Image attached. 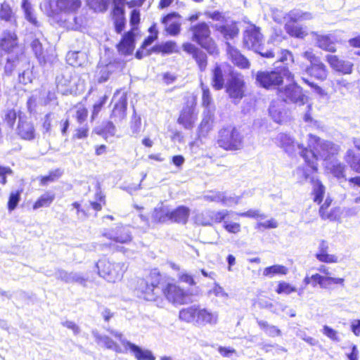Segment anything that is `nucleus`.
Returning a JSON list of instances; mask_svg holds the SVG:
<instances>
[{"instance_id": "f257e3e1", "label": "nucleus", "mask_w": 360, "mask_h": 360, "mask_svg": "<svg viewBox=\"0 0 360 360\" xmlns=\"http://www.w3.org/2000/svg\"><path fill=\"white\" fill-rule=\"evenodd\" d=\"M309 147L310 150L304 148L300 152V155L304 161L311 165L312 170L317 168L316 161L322 160L325 162L330 160L340 151V146L330 141L321 139L320 138L309 134Z\"/></svg>"}, {"instance_id": "f03ea898", "label": "nucleus", "mask_w": 360, "mask_h": 360, "mask_svg": "<svg viewBox=\"0 0 360 360\" xmlns=\"http://www.w3.org/2000/svg\"><path fill=\"white\" fill-rule=\"evenodd\" d=\"M180 320L195 326H215L219 320V312L200 304H193L180 310Z\"/></svg>"}, {"instance_id": "7ed1b4c3", "label": "nucleus", "mask_w": 360, "mask_h": 360, "mask_svg": "<svg viewBox=\"0 0 360 360\" xmlns=\"http://www.w3.org/2000/svg\"><path fill=\"white\" fill-rule=\"evenodd\" d=\"M243 135L235 127L228 126L218 132L217 143L226 150H237L243 147Z\"/></svg>"}, {"instance_id": "20e7f679", "label": "nucleus", "mask_w": 360, "mask_h": 360, "mask_svg": "<svg viewBox=\"0 0 360 360\" xmlns=\"http://www.w3.org/2000/svg\"><path fill=\"white\" fill-rule=\"evenodd\" d=\"M291 76L288 68L286 65L277 66L274 70L259 71L256 74L257 82L265 89L274 88L283 83V78H289Z\"/></svg>"}, {"instance_id": "39448f33", "label": "nucleus", "mask_w": 360, "mask_h": 360, "mask_svg": "<svg viewBox=\"0 0 360 360\" xmlns=\"http://www.w3.org/2000/svg\"><path fill=\"white\" fill-rule=\"evenodd\" d=\"M305 167H300L295 171V176L300 183H304L309 181L313 185L314 201L320 203L322 201L325 193V187L321 181L314 175L317 168L311 169V165L305 161Z\"/></svg>"}, {"instance_id": "423d86ee", "label": "nucleus", "mask_w": 360, "mask_h": 360, "mask_svg": "<svg viewBox=\"0 0 360 360\" xmlns=\"http://www.w3.org/2000/svg\"><path fill=\"white\" fill-rule=\"evenodd\" d=\"M99 275L108 282L120 281L128 265L124 262H112L108 259H100L96 264Z\"/></svg>"}, {"instance_id": "0eeeda50", "label": "nucleus", "mask_w": 360, "mask_h": 360, "mask_svg": "<svg viewBox=\"0 0 360 360\" xmlns=\"http://www.w3.org/2000/svg\"><path fill=\"white\" fill-rule=\"evenodd\" d=\"M160 276L156 272H151L146 278L138 281L137 290L140 297L148 301H155L158 297L161 287L160 285Z\"/></svg>"}, {"instance_id": "6e6552de", "label": "nucleus", "mask_w": 360, "mask_h": 360, "mask_svg": "<svg viewBox=\"0 0 360 360\" xmlns=\"http://www.w3.org/2000/svg\"><path fill=\"white\" fill-rule=\"evenodd\" d=\"M56 8H52L51 0H45L40 4V8L49 16L54 15L58 13L67 14L75 13L81 6L80 0H56Z\"/></svg>"}, {"instance_id": "1a4fd4ad", "label": "nucleus", "mask_w": 360, "mask_h": 360, "mask_svg": "<svg viewBox=\"0 0 360 360\" xmlns=\"http://www.w3.org/2000/svg\"><path fill=\"white\" fill-rule=\"evenodd\" d=\"M107 330L115 338H117L125 348H129L137 360H155V357L151 351L143 349L135 344L127 340L123 337L122 333L112 329H107Z\"/></svg>"}, {"instance_id": "9d476101", "label": "nucleus", "mask_w": 360, "mask_h": 360, "mask_svg": "<svg viewBox=\"0 0 360 360\" xmlns=\"http://www.w3.org/2000/svg\"><path fill=\"white\" fill-rule=\"evenodd\" d=\"M255 51L264 58H273L276 57V62H281L285 63V65H288V62L294 61L291 52L285 49H280L278 48L268 49L261 44L259 47L255 49Z\"/></svg>"}, {"instance_id": "9b49d317", "label": "nucleus", "mask_w": 360, "mask_h": 360, "mask_svg": "<svg viewBox=\"0 0 360 360\" xmlns=\"http://www.w3.org/2000/svg\"><path fill=\"white\" fill-rule=\"evenodd\" d=\"M28 62L29 60L22 51L11 53L6 57L4 72L7 75H11L15 70L21 71L24 66H28Z\"/></svg>"}, {"instance_id": "f8f14e48", "label": "nucleus", "mask_w": 360, "mask_h": 360, "mask_svg": "<svg viewBox=\"0 0 360 360\" xmlns=\"http://www.w3.org/2000/svg\"><path fill=\"white\" fill-rule=\"evenodd\" d=\"M245 82L239 73H233L226 84V92L231 98L241 99L244 96Z\"/></svg>"}, {"instance_id": "ddd939ff", "label": "nucleus", "mask_w": 360, "mask_h": 360, "mask_svg": "<svg viewBox=\"0 0 360 360\" xmlns=\"http://www.w3.org/2000/svg\"><path fill=\"white\" fill-rule=\"evenodd\" d=\"M102 236L110 241L119 243H128L132 239L131 232L127 227L117 226L110 229H105Z\"/></svg>"}, {"instance_id": "4468645a", "label": "nucleus", "mask_w": 360, "mask_h": 360, "mask_svg": "<svg viewBox=\"0 0 360 360\" xmlns=\"http://www.w3.org/2000/svg\"><path fill=\"white\" fill-rule=\"evenodd\" d=\"M281 96L285 103H292L302 105L305 103L306 96L301 87L296 84H290L281 92Z\"/></svg>"}, {"instance_id": "2eb2a0df", "label": "nucleus", "mask_w": 360, "mask_h": 360, "mask_svg": "<svg viewBox=\"0 0 360 360\" xmlns=\"http://www.w3.org/2000/svg\"><path fill=\"white\" fill-rule=\"evenodd\" d=\"M161 291L174 304H184L187 300V293L175 284L167 283L165 287H161Z\"/></svg>"}, {"instance_id": "dca6fc26", "label": "nucleus", "mask_w": 360, "mask_h": 360, "mask_svg": "<svg viewBox=\"0 0 360 360\" xmlns=\"http://www.w3.org/2000/svg\"><path fill=\"white\" fill-rule=\"evenodd\" d=\"M16 134L25 141H32L36 137V130L34 124L25 117H18V122L15 129Z\"/></svg>"}, {"instance_id": "f3484780", "label": "nucleus", "mask_w": 360, "mask_h": 360, "mask_svg": "<svg viewBox=\"0 0 360 360\" xmlns=\"http://www.w3.org/2000/svg\"><path fill=\"white\" fill-rule=\"evenodd\" d=\"M262 41V35L259 28L255 26H250L244 32L243 43L245 47L250 49H255L259 47Z\"/></svg>"}, {"instance_id": "a211bd4d", "label": "nucleus", "mask_w": 360, "mask_h": 360, "mask_svg": "<svg viewBox=\"0 0 360 360\" xmlns=\"http://www.w3.org/2000/svg\"><path fill=\"white\" fill-rule=\"evenodd\" d=\"M0 46L3 51L10 54L17 51H21L22 49L19 47L18 44V37L13 30L5 31L3 33L2 38L0 42Z\"/></svg>"}, {"instance_id": "6ab92c4d", "label": "nucleus", "mask_w": 360, "mask_h": 360, "mask_svg": "<svg viewBox=\"0 0 360 360\" xmlns=\"http://www.w3.org/2000/svg\"><path fill=\"white\" fill-rule=\"evenodd\" d=\"M275 143L280 147L283 148L286 153H292L297 148L300 153L302 149V146L297 143H295L294 139L287 134L280 133L275 138Z\"/></svg>"}, {"instance_id": "aec40b11", "label": "nucleus", "mask_w": 360, "mask_h": 360, "mask_svg": "<svg viewBox=\"0 0 360 360\" xmlns=\"http://www.w3.org/2000/svg\"><path fill=\"white\" fill-rule=\"evenodd\" d=\"M184 51L192 54L193 58L196 61L200 71L205 70L207 67V56L204 51L197 48L195 45L191 43H186L183 45Z\"/></svg>"}, {"instance_id": "412c9836", "label": "nucleus", "mask_w": 360, "mask_h": 360, "mask_svg": "<svg viewBox=\"0 0 360 360\" xmlns=\"http://www.w3.org/2000/svg\"><path fill=\"white\" fill-rule=\"evenodd\" d=\"M193 32V40L199 45H204L206 40L210 39V30L205 22H200L191 28Z\"/></svg>"}, {"instance_id": "4be33fe9", "label": "nucleus", "mask_w": 360, "mask_h": 360, "mask_svg": "<svg viewBox=\"0 0 360 360\" xmlns=\"http://www.w3.org/2000/svg\"><path fill=\"white\" fill-rule=\"evenodd\" d=\"M226 46L229 58L235 65L242 69L249 68L248 60L237 49L232 46L229 42L226 43Z\"/></svg>"}, {"instance_id": "5701e85b", "label": "nucleus", "mask_w": 360, "mask_h": 360, "mask_svg": "<svg viewBox=\"0 0 360 360\" xmlns=\"http://www.w3.org/2000/svg\"><path fill=\"white\" fill-rule=\"evenodd\" d=\"M326 60L331 68L343 74H350L352 72L353 64L349 61L340 60L334 55H327Z\"/></svg>"}, {"instance_id": "b1692460", "label": "nucleus", "mask_w": 360, "mask_h": 360, "mask_svg": "<svg viewBox=\"0 0 360 360\" xmlns=\"http://www.w3.org/2000/svg\"><path fill=\"white\" fill-rule=\"evenodd\" d=\"M117 49L123 55H130L134 49V34L132 30L125 33L117 45Z\"/></svg>"}, {"instance_id": "393cba45", "label": "nucleus", "mask_w": 360, "mask_h": 360, "mask_svg": "<svg viewBox=\"0 0 360 360\" xmlns=\"http://www.w3.org/2000/svg\"><path fill=\"white\" fill-rule=\"evenodd\" d=\"M305 70L308 75L321 81L325 80L328 76L327 68L321 60L318 63L310 64Z\"/></svg>"}, {"instance_id": "a878e982", "label": "nucleus", "mask_w": 360, "mask_h": 360, "mask_svg": "<svg viewBox=\"0 0 360 360\" xmlns=\"http://www.w3.org/2000/svg\"><path fill=\"white\" fill-rule=\"evenodd\" d=\"M0 20L9 22L12 29L17 27L16 18L8 1H4L1 4Z\"/></svg>"}, {"instance_id": "bb28decb", "label": "nucleus", "mask_w": 360, "mask_h": 360, "mask_svg": "<svg viewBox=\"0 0 360 360\" xmlns=\"http://www.w3.org/2000/svg\"><path fill=\"white\" fill-rule=\"evenodd\" d=\"M196 119L197 116L195 114L194 109L192 107L186 106L183 108L178 122L186 129H191Z\"/></svg>"}, {"instance_id": "cd10ccee", "label": "nucleus", "mask_w": 360, "mask_h": 360, "mask_svg": "<svg viewBox=\"0 0 360 360\" xmlns=\"http://www.w3.org/2000/svg\"><path fill=\"white\" fill-rule=\"evenodd\" d=\"M269 112L270 116L277 123L282 122L286 117L287 112L281 101L272 102L269 106Z\"/></svg>"}, {"instance_id": "c85d7f7f", "label": "nucleus", "mask_w": 360, "mask_h": 360, "mask_svg": "<svg viewBox=\"0 0 360 360\" xmlns=\"http://www.w3.org/2000/svg\"><path fill=\"white\" fill-rule=\"evenodd\" d=\"M190 215V209L186 206H179L170 211V221L172 222L186 224Z\"/></svg>"}, {"instance_id": "c756f323", "label": "nucleus", "mask_w": 360, "mask_h": 360, "mask_svg": "<svg viewBox=\"0 0 360 360\" xmlns=\"http://www.w3.org/2000/svg\"><path fill=\"white\" fill-rule=\"evenodd\" d=\"M328 243L325 240H321L319 246V251L316 254V258L321 262L326 263H336L338 262V257L334 255H330L328 251Z\"/></svg>"}, {"instance_id": "7c9ffc66", "label": "nucleus", "mask_w": 360, "mask_h": 360, "mask_svg": "<svg viewBox=\"0 0 360 360\" xmlns=\"http://www.w3.org/2000/svg\"><path fill=\"white\" fill-rule=\"evenodd\" d=\"M21 8L24 13L25 18L34 27L39 28L41 26L34 13L32 5L30 0H22Z\"/></svg>"}, {"instance_id": "2f4dec72", "label": "nucleus", "mask_w": 360, "mask_h": 360, "mask_svg": "<svg viewBox=\"0 0 360 360\" xmlns=\"http://www.w3.org/2000/svg\"><path fill=\"white\" fill-rule=\"evenodd\" d=\"M180 15L177 13H171L167 14L162 18V22L165 25L166 31L170 34L175 36L180 32L181 24L177 22H173L169 23L174 18H179Z\"/></svg>"}, {"instance_id": "473e14b6", "label": "nucleus", "mask_w": 360, "mask_h": 360, "mask_svg": "<svg viewBox=\"0 0 360 360\" xmlns=\"http://www.w3.org/2000/svg\"><path fill=\"white\" fill-rule=\"evenodd\" d=\"M224 72L221 65H216L212 70V85L214 89L220 90L224 87Z\"/></svg>"}, {"instance_id": "72a5a7b5", "label": "nucleus", "mask_w": 360, "mask_h": 360, "mask_svg": "<svg viewBox=\"0 0 360 360\" xmlns=\"http://www.w3.org/2000/svg\"><path fill=\"white\" fill-rule=\"evenodd\" d=\"M314 34L316 36V44L320 49L329 52H335L336 51L335 44L329 35H321L316 33Z\"/></svg>"}, {"instance_id": "f704fd0d", "label": "nucleus", "mask_w": 360, "mask_h": 360, "mask_svg": "<svg viewBox=\"0 0 360 360\" xmlns=\"http://www.w3.org/2000/svg\"><path fill=\"white\" fill-rule=\"evenodd\" d=\"M94 337L98 342H102L108 349H112L117 353L121 352L120 347L107 335H102L97 331L92 332Z\"/></svg>"}, {"instance_id": "c9c22d12", "label": "nucleus", "mask_w": 360, "mask_h": 360, "mask_svg": "<svg viewBox=\"0 0 360 360\" xmlns=\"http://www.w3.org/2000/svg\"><path fill=\"white\" fill-rule=\"evenodd\" d=\"M215 27L226 39H233L238 34V28L236 23L225 25H216Z\"/></svg>"}, {"instance_id": "e433bc0d", "label": "nucleus", "mask_w": 360, "mask_h": 360, "mask_svg": "<svg viewBox=\"0 0 360 360\" xmlns=\"http://www.w3.org/2000/svg\"><path fill=\"white\" fill-rule=\"evenodd\" d=\"M152 218L155 221L160 223H165L170 221V210L168 207L162 205L161 206L155 208L152 214Z\"/></svg>"}, {"instance_id": "4c0bfd02", "label": "nucleus", "mask_w": 360, "mask_h": 360, "mask_svg": "<svg viewBox=\"0 0 360 360\" xmlns=\"http://www.w3.org/2000/svg\"><path fill=\"white\" fill-rule=\"evenodd\" d=\"M345 162L349 165L351 169L360 174V154H355L354 150L349 149L347 151L345 156Z\"/></svg>"}, {"instance_id": "58836bf2", "label": "nucleus", "mask_w": 360, "mask_h": 360, "mask_svg": "<svg viewBox=\"0 0 360 360\" xmlns=\"http://www.w3.org/2000/svg\"><path fill=\"white\" fill-rule=\"evenodd\" d=\"M112 14L115 31L120 34L123 31L126 23L124 10L117 8L115 11H112Z\"/></svg>"}, {"instance_id": "ea45409f", "label": "nucleus", "mask_w": 360, "mask_h": 360, "mask_svg": "<svg viewBox=\"0 0 360 360\" xmlns=\"http://www.w3.org/2000/svg\"><path fill=\"white\" fill-rule=\"evenodd\" d=\"M42 36L41 32H38L36 34L37 38L32 40L31 47L36 57L41 61L44 60V51L41 42L40 41V37Z\"/></svg>"}, {"instance_id": "a19ab883", "label": "nucleus", "mask_w": 360, "mask_h": 360, "mask_svg": "<svg viewBox=\"0 0 360 360\" xmlns=\"http://www.w3.org/2000/svg\"><path fill=\"white\" fill-rule=\"evenodd\" d=\"M127 106L126 98L121 97L119 101L115 104L112 115L117 117L119 120H122L126 115Z\"/></svg>"}, {"instance_id": "79ce46f5", "label": "nucleus", "mask_w": 360, "mask_h": 360, "mask_svg": "<svg viewBox=\"0 0 360 360\" xmlns=\"http://www.w3.org/2000/svg\"><path fill=\"white\" fill-rule=\"evenodd\" d=\"M285 30L290 36L295 38L302 39L307 35V32L302 27L295 24L286 23Z\"/></svg>"}, {"instance_id": "37998d69", "label": "nucleus", "mask_w": 360, "mask_h": 360, "mask_svg": "<svg viewBox=\"0 0 360 360\" xmlns=\"http://www.w3.org/2000/svg\"><path fill=\"white\" fill-rule=\"evenodd\" d=\"M288 17L291 22H296L298 21L311 20L312 15L308 12H303L302 11L295 9L288 13Z\"/></svg>"}, {"instance_id": "c03bdc74", "label": "nucleus", "mask_w": 360, "mask_h": 360, "mask_svg": "<svg viewBox=\"0 0 360 360\" xmlns=\"http://www.w3.org/2000/svg\"><path fill=\"white\" fill-rule=\"evenodd\" d=\"M176 44L175 42L169 41L165 43L157 44L151 49L152 52L162 53H172L175 51Z\"/></svg>"}, {"instance_id": "a18cd8bd", "label": "nucleus", "mask_w": 360, "mask_h": 360, "mask_svg": "<svg viewBox=\"0 0 360 360\" xmlns=\"http://www.w3.org/2000/svg\"><path fill=\"white\" fill-rule=\"evenodd\" d=\"M288 273V269L279 264L273 265L266 267L264 269L263 275L270 278L274 277L275 275H285Z\"/></svg>"}, {"instance_id": "49530a36", "label": "nucleus", "mask_w": 360, "mask_h": 360, "mask_svg": "<svg viewBox=\"0 0 360 360\" xmlns=\"http://www.w3.org/2000/svg\"><path fill=\"white\" fill-rule=\"evenodd\" d=\"M55 198V195L51 193L43 194L34 204L33 209L37 210L43 207H49Z\"/></svg>"}, {"instance_id": "de8ad7c7", "label": "nucleus", "mask_w": 360, "mask_h": 360, "mask_svg": "<svg viewBox=\"0 0 360 360\" xmlns=\"http://www.w3.org/2000/svg\"><path fill=\"white\" fill-rule=\"evenodd\" d=\"M89 7L96 12H105L110 4V0H88Z\"/></svg>"}, {"instance_id": "09e8293b", "label": "nucleus", "mask_w": 360, "mask_h": 360, "mask_svg": "<svg viewBox=\"0 0 360 360\" xmlns=\"http://www.w3.org/2000/svg\"><path fill=\"white\" fill-rule=\"evenodd\" d=\"M83 58V54L79 51H69L66 56L68 63L72 66L81 65Z\"/></svg>"}, {"instance_id": "8fccbe9b", "label": "nucleus", "mask_w": 360, "mask_h": 360, "mask_svg": "<svg viewBox=\"0 0 360 360\" xmlns=\"http://www.w3.org/2000/svg\"><path fill=\"white\" fill-rule=\"evenodd\" d=\"M1 118L9 127L13 128L17 118V112L14 109H6L2 112Z\"/></svg>"}, {"instance_id": "3c124183", "label": "nucleus", "mask_w": 360, "mask_h": 360, "mask_svg": "<svg viewBox=\"0 0 360 360\" xmlns=\"http://www.w3.org/2000/svg\"><path fill=\"white\" fill-rule=\"evenodd\" d=\"M210 212H211V214H210V219H212V222L220 223L222 221H227L226 218L230 214H236L235 212H233L232 211H228L226 210H221L219 212L210 211Z\"/></svg>"}, {"instance_id": "603ef678", "label": "nucleus", "mask_w": 360, "mask_h": 360, "mask_svg": "<svg viewBox=\"0 0 360 360\" xmlns=\"http://www.w3.org/2000/svg\"><path fill=\"white\" fill-rule=\"evenodd\" d=\"M116 133V127L112 122H106L103 124L102 128L98 134L103 136L105 139L113 136Z\"/></svg>"}, {"instance_id": "864d4df0", "label": "nucleus", "mask_w": 360, "mask_h": 360, "mask_svg": "<svg viewBox=\"0 0 360 360\" xmlns=\"http://www.w3.org/2000/svg\"><path fill=\"white\" fill-rule=\"evenodd\" d=\"M212 129V120L210 115L204 117L199 126V136H206Z\"/></svg>"}, {"instance_id": "5fc2aeb1", "label": "nucleus", "mask_w": 360, "mask_h": 360, "mask_svg": "<svg viewBox=\"0 0 360 360\" xmlns=\"http://www.w3.org/2000/svg\"><path fill=\"white\" fill-rule=\"evenodd\" d=\"M32 71L30 70V64L28 62V66H24L21 71H19V82L23 84H27L32 82Z\"/></svg>"}, {"instance_id": "6e6d98bb", "label": "nucleus", "mask_w": 360, "mask_h": 360, "mask_svg": "<svg viewBox=\"0 0 360 360\" xmlns=\"http://www.w3.org/2000/svg\"><path fill=\"white\" fill-rule=\"evenodd\" d=\"M75 117L79 124H85L88 111L83 105H77L75 108Z\"/></svg>"}, {"instance_id": "4d7b16f0", "label": "nucleus", "mask_w": 360, "mask_h": 360, "mask_svg": "<svg viewBox=\"0 0 360 360\" xmlns=\"http://www.w3.org/2000/svg\"><path fill=\"white\" fill-rule=\"evenodd\" d=\"M210 211H206L205 212L196 214L195 217V223L202 226H207L212 224V219H210Z\"/></svg>"}, {"instance_id": "13d9d810", "label": "nucleus", "mask_w": 360, "mask_h": 360, "mask_svg": "<svg viewBox=\"0 0 360 360\" xmlns=\"http://www.w3.org/2000/svg\"><path fill=\"white\" fill-rule=\"evenodd\" d=\"M236 214L243 217L254 219H264L266 218V215L263 213H261L259 210H249L245 212L236 213Z\"/></svg>"}, {"instance_id": "bf43d9fd", "label": "nucleus", "mask_w": 360, "mask_h": 360, "mask_svg": "<svg viewBox=\"0 0 360 360\" xmlns=\"http://www.w3.org/2000/svg\"><path fill=\"white\" fill-rule=\"evenodd\" d=\"M20 200V191L11 192L8 202V208L10 211L13 210Z\"/></svg>"}, {"instance_id": "052dcab7", "label": "nucleus", "mask_w": 360, "mask_h": 360, "mask_svg": "<svg viewBox=\"0 0 360 360\" xmlns=\"http://www.w3.org/2000/svg\"><path fill=\"white\" fill-rule=\"evenodd\" d=\"M297 289L295 287L292 286L290 284L286 282L279 283L276 289V292L278 294L289 295L293 292H296Z\"/></svg>"}, {"instance_id": "680f3d73", "label": "nucleus", "mask_w": 360, "mask_h": 360, "mask_svg": "<svg viewBox=\"0 0 360 360\" xmlns=\"http://www.w3.org/2000/svg\"><path fill=\"white\" fill-rule=\"evenodd\" d=\"M312 278L311 285L316 287V285H319L321 288H326L328 283V276H323L319 274H313L311 276Z\"/></svg>"}, {"instance_id": "e2e57ef3", "label": "nucleus", "mask_w": 360, "mask_h": 360, "mask_svg": "<svg viewBox=\"0 0 360 360\" xmlns=\"http://www.w3.org/2000/svg\"><path fill=\"white\" fill-rule=\"evenodd\" d=\"M223 197V192L209 191L203 196V199L209 202H221Z\"/></svg>"}, {"instance_id": "0e129e2a", "label": "nucleus", "mask_w": 360, "mask_h": 360, "mask_svg": "<svg viewBox=\"0 0 360 360\" xmlns=\"http://www.w3.org/2000/svg\"><path fill=\"white\" fill-rule=\"evenodd\" d=\"M240 197L236 195H226V193L223 192V197L221 198V203L225 206H231L237 205L240 202Z\"/></svg>"}, {"instance_id": "69168bd1", "label": "nucleus", "mask_w": 360, "mask_h": 360, "mask_svg": "<svg viewBox=\"0 0 360 360\" xmlns=\"http://www.w3.org/2000/svg\"><path fill=\"white\" fill-rule=\"evenodd\" d=\"M319 213L322 219H329L330 221H335L338 218V211L332 210L330 212L325 211V207L321 206Z\"/></svg>"}, {"instance_id": "338daca9", "label": "nucleus", "mask_w": 360, "mask_h": 360, "mask_svg": "<svg viewBox=\"0 0 360 360\" xmlns=\"http://www.w3.org/2000/svg\"><path fill=\"white\" fill-rule=\"evenodd\" d=\"M322 333L333 341L340 342V340L338 332L328 326H324L323 327Z\"/></svg>"}, {"instance_id": "774afa93", "label": "nucleus", "mask_w": 360, "mask_h": 360, "mask_svg": "<svg viewBox=\"0 0 360 360\" xmlns=\"http://www.w3.org/2000/svg\"><path fill=\"white\" fill-rule=\"evenodd\" d=\"M112 68V65L111 64H109L106 65L105 67H103L99 73V76L98 77L97 81L98 83H103L106 82L110 76V74L111 72V69Z\"/></svg>"}]
</instances>
